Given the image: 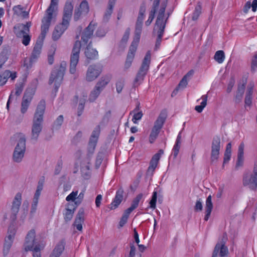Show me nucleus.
Instances as JSON below:
<instances>
[{"label": "nucleus", "instance_id": "obj_19", "mask_svg": "<svg viewBox=\"0 0 257 257\" xmlns=\"http://www.w3.org/2000/svg\"><path fill=\"white\" fill-rule=\"evenodd\" d=\"M84 221V209L80 208L77 213L73 225L79 231L82 230V223Z\"/></svg>", "mask_w": 257, "mask_h": 257}, {"label": "nucleus", "instance_id": "obj_52", "mask_svg": "<svg viewBox=\"0 0 257 257\" xmlns=\"http://www.w3.org/2000/svg\"><path fill=\"white\" fill-rule=\"evenodd\" d=\"M78 194V191H73L69 195H68L66 198V200L67 201H74L75 202L76 199V196Z\"/></svg>", "mask_w": 257, "mask_h": 257}, {"label": "nucleus", "instance_id": "obj_23", "mask_svg": "<svg viewBox=\"0 0 257 257\" xmlns=\"http://www.w3.org/2000/svg\"><path fill=\"white\" fill-rule=\"evenodd\" d=\"M94 30V25H92V22L84 29L82 34L81 40L85 44H87L89 39L91 38Z\"/></svg>", "mask_w": 257, "mask_h": 257}, {"label": "nucleus", "instance_id": "obj_44", "mask_svg": "<svg viewBox=\"0 0 257 257\" xmlns=\"http://www.w3.org/2000/svg\"><path fill=\"white\" fill-rule=\"evenodd\" d=\"M116 91L118 93H120L124 85V80L122 78L118 79L115 84Z\"/></svg>", "mask_w": 257, "mask_h": 257}, {"label": "nucleus", "instance_id": "obj_8", "mask_svg": "<svg viewBox=\"0 0 257 257\" xmlns=\"http://www.w3.org/2000/svg\"><path fill=\"white\" fill-rule=\"evenodd\" d=\"M243 184L250 189L254 190L257 188V159L254 164L253 174H246L243 179Z\"/></svg>", "mask_w": 257, "mask_h": 257}, {"label": "nucleus", "instance_id": "obj_60", "mask_svg": "<svg viewBox=\"0 0 257 257\" xmlns=\"http://www.w3.org/2000/svg\"><path fill=\"white\" fill-rule=\"evenodd\" d=\"M43 184H44V179L40 180L38 182V186L37 187V190L35 194L40 195L41 192L43 190Z\"/></svg>", "mask_w": 257, "mask_h": 257}, {"label": "nucleus", "instance_id": "obj_13", "mask_svg": "<svg viewBox=\"0 0 257 257\" xmlns=\"http://www.w3.org/2000/svg\"><path fill=\"white\" fill-rule=\"evenodd\" d=\"M101 72V68L99 65H91L87 70L86 80L88 82H91L95 80L99 76Z\"/></svg>", "mask_w": 257, "mask_h": 257}, {"label": "nucleus", "instance_id": "obj_30", "mask_svg": "<svg viewBox=\"0 0 257 257\" xmlns=\"http://www.w3.org/2000/svg\"><path fill=\"white\" fill-rule=\"evenodd\" d=\"M84 54L86 58L89 60L95 59L98 56L97 51L91 47L90 43L87 45Z\"/></svg>", "mask_w": 257, "mask_h": 257}, {"label": "nucleus", "instance_id": "obj_34", "mask_svg": "<svg viewBox=\"0 0 257 257\" xmlns=\"http://www.w3.org/2000/svg\"><path fill=\"white\" fill-rule=\"evenodd\" d=\"M110 79L108 77H102L100 80L96 83L95 86L98 88L101 91L105 88L106 85L109 82Z\"/></svg>", "mask_w": 257, "mask_h": 257}, {"label": "nucleus", "instance_id": "obj_45", "mask_svg": "<svg viewBox=\"0 0 257 257\" xmlns=\"http://www.w3.org/2000/svg\"><path fill=\"white\" fill-rule=\"evenodd\" d=\"M201 13V7L200 5H198L195 7V10L193 13L192 20L195 21L198 19Z\"/></svg>", "mask_w": 257, "mask_h": 257}, {"label": "nucleus", "instance_id": "obj_21", "mask_svg": "<svg viewBox=\"0 0 257 257\" xmlns=\"http://www.w3.org/2000/svg\"><path fill=\"white\" fill-rule=\"evenodd\" d=\"M77 207L74 204L68 203L63 213L64 219L66 222L70 221L73 218Z\"/></svg>", "mask_w": 257, "mask_h": 257}, {"label": "nucleus", "instance_id": "obj_61", "mask_svg": "<svg viewBox=\"0 0 257 257\" xmlns=\"http://www.w3.org/2000/svg\"><path fill=\"white\" fill-rule=\"evenodd\" d=\"M103 160V155L101 153H99L97 155L96 160H95V167L96 168H98L100 166L102 161Z\"/></svg>", "mask_w": 257, "mask_h": 257}, {"label": "nucleus", "instance_id": "obj_16", "mask_svg": "<svg viewBox=\"0 0 257 257\" xmlns=\"http://www.w3.org/2000/svg\"><path fill=\"white\" fill-rule=\"evenodd\" d=\"M100 134L99 126H97L92 132V134L90 136L88 145V153L90 154H93L98 139V137Z\"/></svg>", "mask_w": 257, "mask_h": 257}, {"label": "nucleus", "instance_id": "obj_36", "mask_svg": "<svg viewBox=\"0 0 257 257\" xmlns=\"http://www.w3.org/2000/svg\"><path fill=\"white\" fill-rule=\"evenodd\" d=\"M214 60L218 63H222L225 59V54L223 51L218 50L216 52L214 56Z\"/></svg>", "mask_w": 257, "mask_h": 257}, {"label": "nucleus", "instance_id": "obj_58", "mask_svg": "<svg viewBox=\"0 0 257 257\" xmlns=\"http://www.w3.org/2000/svg\"><path fill=\"white\" fill-rule=\"evenodd\" d=\"M22 42L23 44L25 46H27L29 44L31 37L28 34L22 35Z\"/></svg>", "mask_w": 257, "mask_h": 257}, {"label": "nucleus", "instance_id": "obj_40", "mask_svg": "<svg viewBox=\"0 0 257 257\" xmlns=\"http://www.w3.org/2000/svg\"><path fill=\"white\" fill-rule=\"evenodd\" d=\"M245 85L242 84L241 86L239 87L235 97V101L236 102H239L242 97L244 93Z\"/></svg>", "mask_w": 257, "mask_h": 257}, {"label": "nucleus", "instance_id": "obj_14", "mask_svg": "<svg viewBox=\"0 0 257 257\" xmlns=\"http://www.w3.org/2000/svg\"><path fill=\"white\" fill-rule=\"evenodd\" d=\"M22 203V194L20 193H17L12 202L11 207V219L13 221H15L17 219V215L20 210V207Z\"/></svg>", "mask_w": 257, "mask_h": 257}, {"label": "nucleus", "instance_id": "obj_1", "mask_svg": "<svg viewBox=\"0 0 257 257\" xmlns=\"http://www.w3.org/2000/svg\"><path fill=\"white\" fill-rule=\"evenodd\" d=\"M167 1H163L159 6V0H155L153 3V8L150 13L148 21L146 22V25H150L155 17V14H157V19L154 28L153 34L157 36L156 42V49L160 46L166 24L169 15H165V10L167 7Z\"/></svg>", "mask_w": 257, "mask_h": 257}, {"label": "nucleus", "instance_id": "obj_11", "mask_svg": "<svg viewBox=\"0 0 257 257\" xmlns=\"http://www.w3.org/2000/svg\"><path fill=\"white\" fill-rule=\"evenodd\" d=\"M220 148L221 142L220 137L218 136L214 137L211 143L210 155L211 163H215L217 161L219 157Z\"/></svg>", "mask_w": 257, "mask_h": 257}, {"label": "nucleus", "instance_id": "obj_37", "mask_svg": "<svg viewBox=\"0 0 257 257\" xmlns=\"http://www.w3.org/2000/svg\"><path fill=\"white\" fill-rule=\"evenodd\" d=\"M101 91L98 88H96V86L94 87V89L92 91H91L89 97V100L90 102H93L96 100V99L99 95Z\"/></svg>", "mask_w": 257, "mask_h": 257}, {"label": "nucleus", "instance_id": "obj_33", "mask_svg": "<svg viewBox=\"0 0 257 257\" xmlns=\"http://www.w3.org/2000/svg\"><path fill=\"white\" fill-rule=\"evenodd\" d=\"M139 110V106L137 107L134 110L132 111L130 115H132L133 114V118H132V121L134 123H137V121L139 120H140L143 115V113L142 111H138Z\"/></svg>", "mask_w": 257, "mask_h": 257}, {"label": "nucleus", "instance_id": "obj_5", "mask_svg": "<svg viewBox=\"0 0 257 257\" xmlns=\"http://www.w3.org/2000/svg\"><path fill=\"white\" fill-rule=\"evenodd\" d=\"M43 246L41 241L36 238V232L34 229H31L27 233L24 244V249L26 251H31L36 248Z\"/></svg>", "mask_w": 257, "mask_h": 257}, {"label": "nucleus", "instance_id": "obj_9", "mask_svg": "<svg viewBox=\"0 0 257 257\" xmlns=\"http://www.w3.org/2000/svg\"><path fill=\"white\" fill-rule=\"evenodd\" d=\"M26 151V139L23 136L21 137L16 146L13 153V160L17 163H20L24 158Z\"/></svg>", "mask_w": 257, "mask_h": 257}, {"label": "nucleus", "instance_id": "obj_20", "mask_svg": "<svg viewBox=\"0 0 257 257\" xmlns=\"http://www.w3.org/2000/svg\"><path fill=\"white\" fill-rule=\"evenodd\" d=\"M124 191L121 187L116 192L115 196L112 203L110 204V209H114L118 207L123 199V194Z\"/></svg>", "mask_w": 257, "mask_h": 257}, {"label": "nucleus", "instance_id": "obj_25", "mask_svg": "<svg viewBox=\"0 0 257 257\" xmlns=\"http://www.w3.org/2000/svg\"><path fill=\"white\" fill-rule=\"evenodd\" d=\"M244 145L243 143H241L238 149L237 159L235 165L236 169L242 167L244 162Z\"/></svg>", "mask_w": 257, "mask_h": 257}, {"label": "nucleus", "instance_id": "obj_51", "mask_svg": "<svg viewBox=\"0 0 257 257\" xmlns=\"http://www.w3.org/2000/svg\"><path fill=\"white\" fill-rule=\"evenodd\" d=\"M157 193L156 191H154L153 192V196L152 197V199L150 202V207L152 208H155L156 207V203L157 201Z\"/></svg>", "mask_w": 257, "mask_h": 257}, {"label": "nucleus", "instance_id": "obj_32", "mask_svg": "<svg viewBox=\"0 0 257 257\" xmlns=\"http://www.w3.org/2000/svg\"><path fill=\"white\" fill-rule=\"evenodd\" d=\"M9 50L8 48H4L0 53V68H1L3 65L8 60L9 58Z\"/></svg>", "mask_w": 257, "mask_h": 257}, {"label": "nucleus", "instance_id": "obj_42", "mask_svg": "<svg viewBox=\"0 0 257 257\" xmlns=\"http://www.w3.org/2000/svg\"><path fill=\"white\" fill-rule=\"evenodd\" d=\"M78 9H80V10L84 15L87 14L89 12V6L87 2L86 1H83L81 3Z\"/></svg>", "mask_w": 257, "mask_h": 257}, {"label": "nucleus", "instance_id": "obj_48", "mask_svg": "<svg viewBox=\"0 0 257 257\" xmlns=\"http://www.w3.org/2000/svg\"><path fill=\"white\" fill-rule=\"evenodd\" d=\"M12 243H13L11 242V241H9L8 242L5 241L3 248V254L4 256H6L8 254L9 250L12 246Z\"/></svg>", "mask_w": 257, "mask_h": 257}, {"label": "nucleus", "instance_id": "obj_38", "mask_svg": "<svg viewBox=\"0 0 257 257\" xmlns=\"http://www.w3.org/2000/svg\"><path fill=\"white\" fill-rule=\"evenodd\" d=\"M202 101L200 105H197L195 107V109L198 112L200 113L202 111L203 108L206 106L207 101V95H204L201 97Z\"/></svg>", "mask_w": 257, "mask_h": 257}, {"label": "nucleus", "instance_id": "obj_29", "mask_svg": "<svg viewBox=\"0 0 257 257\" xmlns=\"http://www.w3.org/2000/svg\"><path fill=\"white\" fill-rule=\"evenodd\" d=\"M213 208V204L212 202V197L210 195L208 196L206 200L205 203V215L204 220L207 221L210 215L211 212Z\"/></svg>", "mask_w": 257, "mask_h": 257}, {"label": "nucleus", "instance_id": "obj_55", "mask_svg": "<svg viewBox=\"0 0 257 257\" xmlns=\"http://www.w3.org/2000/svg\"><path fill=\"white\" fill-rule=\"evenodd\" d=\"M143 194H139L133 201L132 204L131 206L134 207V208H136L139 203V202L141 198H142Z\"/></svg>", "mask_w": 257, "mask_h": 257}, {"label": "nucleus", "instance_id": "obj_35", "mask_svg": "<svg viewBox=\"0 0 257 257\" xmlns=\"http://www.w3.org/2000/svg\"><path fill=\"white\" fill-rule=\"evenodd\" d=\"M231 155V144L229 143L227 144L225 151L224 155L223 164L228 162L230 159Z\"/></svg>", "mask_w": 257, "mask_h": 257}, {"label": "nucleus", "instance_id": "obj_57", "mask_svg": "<svg viewBox=\"0 0 257 257\" xmlns=\"http://www.w3.org/2000/svg\"><path fill=\"white\" fill-rule=\"evenodd\" d=\"M43 248L44 246H41L40 247L36 246V248L32 250L33 251V257H41L40 251L43 249Z\"/></svg>", "mask_w": 257, "mask_h": 257}, {"label": "nucleus", "instance_id": "obj_39", "mask_svg": "<svg viewBox=\"0 0 257 257\" xmlns=\"http://www.w3.org/2000/svg\"><path fill=\"white\" fill-rule=\"evenodd\" d=\"M29 202L28 201H25L23 202V210H22V213L21 215V216H20V219L22 221H24V220L25 219L26 216H27V213H28V207H29Z\"/></svg>", "mask_w": 257, "mask_h": 257}, {"label": "nucleus", "instance_id": "obj_50", "mask_svg": "<svg viewBox=\"0 0 257 257\" xmlns=\"http://www.w3.org/2000/svg\"><path fill=\"white\" fill-rule=\"evenodd\" d=\"M181 142L178 143V142H176V143L173 148V155L175 158L177 157L179 152V150L181 147Z\"/></svg>", "mask_w": 257, "mask_h": 257}, {"label": "nucleus", "instance_id": "obj_46", "mask_svg": "<svg viewBox=\"0 0 257 257\" xmlns=\"http://www.w3.org/2000/svg\"><path fill=\"white\" fill-rule=\"evenodd\" d=\"M85 103V99H82L79 100V103L77 109V115L78 116H80L82 114L84 110Z\"/></svg>", "mask_w": 257, "mask_h": 257}, {"label": "nucleus", "instance_id": "obj_4", "mask_svg": "<svg viewBox=\"0 0 257 257\" xmlns=\"http://www.w3.org/2000/svg\"><path fill=\"white\" fill-rule=\"evenodd\" d=\"M66 63L65 62H63L60 64L58 68H55L51 72L49 80V84H51L53 82H55V89L57 90L63 80L64 72L66 70Z\"/></svg>", "mask_w": 257, "mask_h": 257}, {"label": "nucleus", "instance_id": "obj_59", "mask_svg": "<svg viewBox=\"0 0 257 257\" xmlns=\"http://www.w3.org/2000/svg\"><path fill=\"white\" fill-rule=\"evenodd\" d=\"M82 137V133L81 131H78L76 135L74 137L72 142L74 144H77L79 142Z\"/></svg>", "mask_w": 257, "mask_h": 257}, {"label": "nucleus", "instance_id": "obj_53", "mask_svg": "<svg viewBox=\"0 0 257 257\" xmlns=\"http://www.w3.org/2000/svg\"><path fill=\"white\" fill-rule=\"evenodd\" d=\"M58 0H51V4L49 8L46 11V13L51 12L53 14L54 11V7L56 6L58 4Z\"/></svg>", "mask_w": 257, "mask_h": 257}, {"label": "nucleus", "instance_id": "obj_24", "mask_svg": "<svg viewBox=\"0 0 257 257\" xmlns=\"http://www.w3.org/2000/svg\"><path fill=\"white\" fill-rule=\"evenodd\" d=\"M69 26L62 25V22L57 25L52 33V39L54 41L58 40L63 34L64 31L68 28Z\"/></svg>", "mask_w": 257, "mask_h": 257}, {"label": "nucleus", "instance_id": "obj_62", "mask_svg": "<svg viewBox=\"0 0 257 257\" xmlns=\"http://www.w3.org/2000/svg\"><path fill=\"white\" fill-rule=\"evenodd\" d=\"M203 205L200 199L197 200L194 206V210L196 211H201L202 210Z\"/></svg>", "mask_w": 257, "mask_h": 257}, {"label": "nucleus", "instance_id": "obj_47", "mask_svg": "<svg viewBox=\"0 0 257 257\" xmlns=\"http://www.w3.org/2000/svg\"><path fill=\"white\" fill-rule=\"evenodd\" d=\"M90 166L89 165H85L82 166L81 168V172L83 175L84 177L85 178H87L89 176L90 172Z\"/></svg>", "mask_w": 257, "mask_h": 257}, {"label": "nucleus", "instance_id": "obj_26", "mask_svg": "<svg viewBox=\"0 0 257 257\" xmlns=\"http://www.w3.org/2000/svg\"><path fill=\"white\" fill-rule=\"evenodd\" d=\"M65 242L61 240L54 248L50 257H59L64 250Z\"/></svg>", "mask_w": 257, "mask_h": 257}, {"label": "nucleus", "instance_id": "obj_22", "mask_svg": "<svg viewBox=\"0 0 257 257\" xmlns=\"http://www.w3.org/2000/svg\"><path fill=\"white\" fill-rule=\"evenodd\" d=\"M228 248L223 244H216L213 251L212 257H223L227 255Z\"/></svg>", "mask_w": 257, "mask_h": 257}, {"label": "nucleus", "instance_id": "obj_54", "mask_svg": "<svg viewBox=\"0 0 257 257\" xmlns=\"http://www.w3.org/2000/svg\"><path fill=\"white\" fill-rule=\"evenodd\" d=\"M24 84L23 83H20L19 84H17L16 85V92L15 94L17 96H19L22 93L23 88H24Z\"/></svg>", "mask_w": 257, "mask_h": 257}, {"label": "nucleus", "instance_id": "obj_17", "mask_svg": "<svg viewBox=\"0 0 257 257\" xmlns=\"http://www.w3.org/2000/svg\"><path fill=\"white\" fill-rule=\"evenodd\" d=\"M52 16L53 14H51V12L46 13V16H44L42 20V24L41 27V37L42 40L45 38L46 34L49 31L51 22L52 19Z\"/></svg>", "mask_w": 257, "mask_h": 257}, {"label": "nucleus", "instance_id": "obj_56", "mask_svg": "<svg viewBox=\"0 0 257 257\" xmlns=\"http://www.w3.org/2000/svg\"><path fill=\"white\" fill-rule=\"evenodd\" d=\"M188 84V80L186 77H183L180 83L178 84V88L179 89H183L185 88Z\"/></svg>", "mask_w": 257, "mask_h": 257}, {"label": "nucleus", "instance_id": "obj_15", "mask_svg": "<svg viewBox=\"0 0 257 257\" xmlns=\"http://www.w3.org/2000/svg\"><path fill=\"white\" fill-rule=\"evenodd\" d=\"M72 3V0H67L64 6L62 20V25H69V22L72 17L73 9V6Z\"/></svg>", "mask_w": 257, "mask_h": 257}, {"label": "nucleus", "instance_id": "obj_31", "mask_svg": "<svg viewBox=\"0 0 257 257\" xmlns=\"http://www.w3.org/2000/svg\"><path fill=\"white\" fill-rule=\"evenodd\" d=\"M145 58L143 59L142 61V66L139 71L138 73L137 74L136 77L135 79V85H136L137 83L140 84V83L142 82L145 76Z\"/></svg>", "mask_w": 257, "mask_h": 257}, {"label": "nucleus", "instance_id": "obj_6", "mask_svg": "<svg viewBox=\"0 0 257 257\" xmlns=\"http://www.w3.org/2000/svg\"><path fill=\"white\" fill-rule=\"evenodd\" d=\"M166 118V114L164 112H161L155 121L154 125L151 130L149 137V142L151 144L154 143L157 139L158 135L162 128Z\"/></svg>", "mask_w": 257, "mask_h": 257}, {"label": "nucleus", "instance_id": "obj_49", "mask_svg": "<svg viewBox=\"0 0 257 257\" xmlns=\"http://www.w3.org/2000/svg\"><path fill=\"white\" fill-rule=\"evenodd\" d=\"M130 31L131 29L130 28H127L126 29L120 42L121 44H125L127 42L130 34Z\"/></svg>", "mask_w": 257, "mask_h": 257}, {"label": "nucleus", "instance_id": "obj_27", "mask_svg": "<svg viewBox=\"0 0 257 257\" xmlns=\"http://www.w3.org/2000/svg\"><path fill=\"white\" fill-rule=\"evenodd\" d=\"M31 26V23L28 22L25 25L20 24L18 26L19 31H15V33L18 37H21L22 35L28 34L30 32V27Z\"/></svg>", "mask_w": 257, "mask_h": 257}, {"label": "nucleus", "instance_id": "obj_18", "mask_svg": "<svg viewBox=\"0 0 257 257\" xmlns=\"http://www.w3.org/2000/svg\"><path fill=\"white\" fill-rule=\"evenodd\" d=\"M163 150H160L158 153L155 154L153 156L150 162L149 166L147 169V175L152 176L153 175V172L158 165L161 156L163 155Z\"/></svg>", "mask_w": 257, "mask_h": 257}, {"label": "nucleus", "instance_id": "obj_43", "mask_svg": "<svg viewBox=\"0 0 257 257\" xmlns=\"http://www.w3.org/2000/svg\"><path fill=\"white\" fill-rule=\"evenodd\" d=\"M63 122V116L62 115H59L56 120L54 121L53 128L55 130H58L60 128Z\"/></svg>", "mask_w": 257, "mask_h": 257}, {"label": "nucleus", "instance_id": "obj_7", "mask_svg": "<svg viewBox=\"0 0 257 257\" xmlns=\"http://www.w3.org/2000/svg\"><path fill=\"white\" fill-rule=\"evenodd\" d=\"M81 47V42L77 40L74 44L70 56V72L71 74L75 73L76 67L78 63L79 53Z\"/></svg>", "mask_w": 257, "mask_h": 257}, {"label": "nucleus", "instance_id": "obj_2", "mask_svg": "<svg viewBox=\"0 0 257 257\" xmlns=\"http://www.w3.org/2000/svg\"><path fill=\"white\" fill-rule=\"evenodd\" d=\"M145 9L142 5L140 7L139 16L136 24L134 40L132 42L127 55L126 59L124 64V69H127L132 65L135 53L140 41V36L142 33L143 21L144 19Z\"/></svg>", "mask_w": 257, "mask_h": 257}, {"label": "nucleus", "instance_id": "obj_10", "mask_svg": "<svg viewBox=\"0 0 257 257\" xmlns=\"http://www.w3.org/2000/svg\"><path fill=\"white\" fill-rule=\"evenodd\" d=\"M43 41V40L42 39L38 40L37 41V42L33 48L31 57L29 59H25L24 66L27 67V68L31 67V64L33 62L35 61V60L39 56L42 49Z\"/></svg>", "mask_w": 257, "mask_h": 257}, {"label": "nucleus", "instance_id": "obj_41", "mask_svg": "<svg viewBox=\"0 0 257 257\" xmlns=\"http://www.w3.org/2000/svg\"><path fill=\"white\" fill-rule=\"evenodd\" d=\"M113 5L111 4H108V8L106 10L104 16H103V21L105 22H107L110 18V17L112 13Z\"/></svg>", "mask_w": 257, "mask_h": 257}, {"label": "nucleus", "instance_id": "obj_28", "mask_svg": "<svg viewBox=\"0 0 257 257\" xmlns=\"http://www.w3.org/2000/svg\"><path fill=\"white\" fill-rule=\"evenodd\" d=\"M213 208V204L212 202V197L210 195L208 196L206 200L205 203V215L204 220L207 221L210 215L211 212Z\"/></svg>", "mask_w": 257, "mask_h": 257}, {"label": "nucleus", "instance_id": "obj_63", "mask_svg": "<svg viewBox=\"0 0 257 257\" xmlns=\"http://www.w3.org/2000/svg\"><path fill=\"white\" fill-rule=\"evenodd\" d=\"M257 68V54H255L252 58L251 64V70L254 71Z\"/></svg>", "mask_w": 257, "mask_h": 257}, {"label": "nucleus", "instance_id": "obj_12", "mask_svg": "<svg viewBox=\"0 0 257 257\" xmlns=\"http://www.w3.org/2000/svg\"><path fill=\"white\" fill-rule=\"evenodd\" d=\"M35 91V89L32 88H28L25 91L21 103V111L22 113L24 114L27 111Z\"/></svg>", "mask_w": 257, "mask_h": 257}, {"label": "nucleus", "instance_id": "obj_3", "mask_svg": "<svg viewBox=\"0 0 257 257\" xmlns=\"http://www.w3.org/2000/svg\"><path fill=\"white\" fill-rule=\"evenodd\" d=\"M46 108V102L41 100L34 113L32 126L31 139L35 142L38 140L43 128V115Z\"/></svg>", "mask_w": 257, "mask_h": 257}, {"label": "nucleus", "instance_id": "obj_64", "mask_svg": "<svg viewBox=\"0 0 257 257\" xmlns=\"http://www.w3.org/2000/svg\"><path fill=\"white\" fill-rule=\"evenodd\" d=\"M84 197V193L81 192L79 194L77 197H76V200L74 202V205L77 207L82 202V200Z\"/></svg>", "mask_w": 257, "mask_h": 257}]
</instances>
